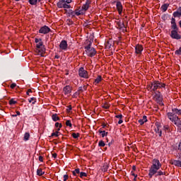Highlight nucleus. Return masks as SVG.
Segmentation results:
<instances>
[{"instance_id": "f257e3e1", "label": "nucleus", "mask_w": 181, "mask_h": 181, "mask_svg": "<svg viewBox=\"0 0 181 181\" xmlns=\"http://www.w3.org/2000/svg\"><path fill=\"white\" fill-rule=\"evenodd\" d=\"M171 33L170 35L172 39H175L176 40H180L181 39V35L179 34V27H177V24H176V19L174 18H171Z\"/></svg>"}, {"instance_id": "f03ea898", "label": "nucleus", "mask_w": 181, "mask_h": 181, "mask_svg": "<svg viewBox=\"0 0 181 181\" xmlns=\"http://www.w3.org/2000/svg\"><path fill=\"white\" fill-rule=\"evenodd\" d=\"M166 84L159 81H154L151 82L148 85V88L151 91H156L158 88H165Z\"/></svg>"}, {"instance_id": "7ed1b4c3", "label": "nucleus", "mask_w": 181, "mask_h": 181, "mask_svg": "<svg viewBox=\"0 0 181 181\" xmlns=\"http://www.w3.org/2000/svg\"><path fill=\"white\" fill-rule=\"evenodd\" d=\"M88 44L86 45L84 49H86V53L89 57H94L95 54H97V51L94 47H91V45L93 43L91 41H88Z\"/></svg>"}, {"instance_id": "20e7f679", "label": "nucleus", "mask_w": 181, "mask_h": 181, "mask_svg": "<svg viewBox=\"0 0 181 181\" xmlns=\"http://www.w3.org/2000/svg\"><path fill=\"white\" fill-rule=\"evenodd\" d=\"M162 168V164L159 161V160L154 158L152 160V165L149 168L148 171H151L152 173H155L156 170H159Z\"/></svg>"}, {"instance_id": "39448f33", "label": "nucleus", "mask_w": 181, "mask_h": 181, "mask_svg": "<svg viewBox=\"0 0 181 181\" xmlns=\"http://www.w3.org/2000/svg\"><path fill=\"white\" fill-rule=\"evenodd\" d=\"M35 52L38 55L40 54L41 57H43V54L46 53V48L43 45V41H40L37 43Z\"/></svg>"}, {"instance_id": "423d86ee", "label": "nucleus", "mask_w": 181, "mask_h": 181, "mask_svg": "<svg viewBox=\"0 0 181 181\" xmlns=\"http://www.w3.org/2000/svg\"><path fill=\"white\" fill-rule=\"evenodd\" d=\"M168 119L171 120L176 127H177L178 129H180L181 132V120L180 118L177 116H174L172 117V114H169Z\"/></svg>"}, {"instance_id": "0eeeda50", "label": "nucleus", "mask_w": 181, "mask_h": 181, "mask_svg": "<svg viewBox=\"0 0 181 181\" xmlns=\"http://www.w3.org/2000/svg\"><path fill=\"white\" fill-rule=\"evenodd\" d=\"M163 175H166V173L159 170H156L155 173L148 171V177H150V179H152L153 176H155V177H158V176H163Z\"/></svg>"}, {"instance_id": "6e6552de", "label": "nucleus", "mask_w": 181, "mask_h": 181, "mask_svg": "<svg viewBox=\"0 0 181 181\" xmlns=\"http://www.w3.org/2000/svg\"><path fill=\"white\" fill-rule=\"evenodd\" d=\"M78 76H81L82 78H88V72L84 69V67H81L78 69Z\"/></svg>"}, {"instance_id": "1a4fd4ad", "label": "nucleus", "mask_w": 181, "mask_h": 181, "mask_svg": "<svg viewBox=\"0 0 181 181\" xmlns=\"http://www.w3.org/2000/svg\"><path fill=\"white\" fill-rule=\"evenodd\" d=\"M154 98L158 104H159L160 105H163V103H162L163 98H162V95H160V91L155 93Z\"/></svg>"}, {"instance_id": "9d476101", "label": "nucleus", "mask_w": 181, "mask_h": 181, "mask_svg": "<svg viewBox=\"0 0 181 181\" xmlns=\"http://www.w3.org/2000/svg\"><path fill=\"white\" fill-rule=\"evenodd\" d=\"M57 8H64V9H70V5L66 3V0H61L57 4Z\"/></svg>"}, {"instance_id": "9b49d317", "label": "nucleus", "mask_w": 181, "mask_h": 181, "mask_svg": "<svg viewBox=\"0 0 181 181\" xmlns=\"http://www.w3.org/2000/svg\"><path fill=\"white\" fill-rule=\"evenodd\" d=\"M169 114H171L172 117H177V115H181V109L173 108L172 112H168L167 117H169Z\"/></svg>"}, {"instance_id": "f8f14e48", "label": "nucleus", "mask_w": 181, "mask_h": 181, "mask_svg": "<svg viewBox=\"0 0 181 181\" xmlns=\"http://www.w3.org/2000/svg\"><path fill=\"white\" fill-rule=\"evenodd\" d=\"M38 32L39 33H41L42 35H47L49 32H52V30L50 29V28H49V26L44 25L40 28Z\"/></svg>"}, {"instance_id": "ddd939ff", "label": "nucleus", "mask_w": 181, "mask_h": 181, "mask_svg": "<svg viewBox=\"0 0 181 181\" xmlns=\"http://www.w3.org/2000/svg\"><path fill=\"white\" fill-rule=\"evenodd\" d=\"M115 3H116V8L117 11L119 12V14L122 15V9H123L122 4L119 1H115Z\"/></svg>"}, {"instance_id": "4468645a", "label": "nucleus", "mask_w": 181, "mask_h": 181, "mask_svg": "<svg viewBox=\"0 0 181 181\" xmlns=\"http://www.w3.org/2000/svg\"><path fill=\"white\" fill-rule=\"evenodd\" d=\"M68 46L69 45H67V41L64 40L61 41L59 44V48L61 49V50H67Z\"/></svg>"}, {"instance_id": "2eb2a0df", "label": "nucleus", "mask_w": 181, "mask_h": 181, "mask_svg": "<svg viewBox=\"0 0 181 181\" xmlns=\"http://www.w3.org/2000/svg\"><path fill=\"white\" fill-rule=\"evenodd\" d=\"M180 160H174L172 161L171 165H174L175 166H177L178 168H181V153L179 155Z\"/></svg>"}, {"instance_id": "dca6fc26", "label": "nucleus", "mask_w": 181, "mask_h": 181, "mask_svg": "<svg viewBox=\"0 0 181 181\" xmlns=\"http://www.w3.org/2000/svg\"><path fill=\"white\" fill-rule=\"evenodd\" d=\"M144 51V47L141 45H136L135 47V53L136 54H141Z\"/></svg>"}, {"instance_id": "f3484780", "label": "nucleus", "mask_w": 181, "mask_h": 181, "mask_svg": "<svg viewBox=\"0 0 181 181\" xmlns=\"http://www.w3.org/2000/svg\"><path fill=\"white\" fill-rule=\"evenodd\" d=\"M173 18H180L181 17V6H180L176 11H174L173 13Z\"/></svg>"}, {"instance_id": "a211bd4d", "label": "nucleus", "mask_w": 181, "mask_h": 181, "mask_svg": "<svg viewBox=\"0 0 181 181\" xmlns=\"http://www.w3.org/2000/svg\"><path fill=\"white\" fill-rule=\"evenodd\" d=\"M91 1L90 0H86V4L82 6V11H88V8H90V4Z\"/></svg>"}, {"instance_id": "6ab92c4d", "label": "nucleus", "mask_w": 181, "mask_h": 181, "mask_svg": "<svg viewBox=\"0 0 181 181\" xmlns=\"http://www.w3.org/2000/svg\"><path fill=\"white\" fill-rule=\"evenodd\" d=\"M63 91L64 94L67 95V94H70V93H71V87H70V86H66L64 88Z\"/></svg>"}, {"instance_id": "aec40b11", "label": "nucleus", "mask_w": 181, "mask_h": 181, "mask_svg": "<svg viewBox=\"0 0 181 181\" xmlns=\"http://www.w3.org/2000/svg\"><path fill=\"white\" fill-rule=\"evenodd\" d=\"M139 124H140V125H144V124H145V122H148V119H146V116H143L142 119H140L138 120Z\"/></svg>"}, {"instance_id": "412c9836", "label": "nucleus", "mask_w": 181, "mask_h": 181, "mask_svg": "<svg viewBox=\"0 0 181 181\" xmlns=\"http://www.w3.org/2000/svg\"><path fill=\"white\" fill-rule=\"evenodd\" d=\"M168 8H169V4H164L161 6L160 9L163 12H166Z\"/></svg>"}, {"instance_id": "4be33fe9", "label": "nucleus", "mask_w": 181, "mask_h": 181, "mask_svg": "<svg viewBox=\"0 0 181 181\" xmlns=\"http://www.w3.org/2000/svg\"><path fill=\"white\" fill-rule=\"evenodd\" d=\"M52 121H54V122H57V121H60V117H59V116L57 115V114H53L52 115Z\"/></svg>"}, {"instance_id": "5701e85b", "label": "nucleus", "mask_w": 181, "mask_h": 181, "mask_svg": "<svg viewBox=\"0 0 181 181\" xmlns=\"http://www.w3.org/2000/svg\"><path fill=\"white\" fill-rule=\"evenodd\" d=\"M30 5H37V2H42V0H28Z\"/></svg>"}, {"instance_id": "b1692460", "label": "nucleus", "mask_w": 181, "mask_h": 181, "mask_svg": "<svg viewBox=\"0 0 181 181\" xmlns=\"http://www.w3.org/2000/svg\"><path fill=\"white\" fill-rule=\"evenodd\" d=\"M99 134H101V136L102 138H104L105 136H107V135H108V132H105V130H101V129H100L98 130Z\"/></svg>"}, {"instance_id": "393cba45", "label": "nucleus", "mask_w": 181, "mask_h": 181, "mask_svg": "<svg viewBox=\"0 0 181 181\" xmlns=\"http://www.w3.org/2000/svg\"><path fill=\"white\" fill-rule=\"evenodd\" d=\"M67 13L69 17L74 18V16H76L75 11L73 10H69Z\"/></svg>"}, {"instance_id": "a878e982", "label": "nucleus", "mask_w": 181, "mask_h": 181, "mask_svg": "<svg viewBox=\"0 0 181 181\" xmlns=\"http://www.w3.org/2000/svg\"><path fill=\"white\" fill-rule=\"evenodd\" d=\"M117 25L119 29H126L125 24L124 23H121V21H119L117 23Z\"/></svg>"}, {"instance_id": "bb28decb", "label": "nucleus", "mask_w": 181, "mask_h": 181, "mask_svg": "<svg viewBox=\"0 0 181 181\" xmlns=\"http://www.w3.org/2000/svg\"><path fill=\"white\" fill-rule=\"evenodd\" d=\"M155 132L156 134H158L159 136H162V130L159 129V126H158L156 129H155Z\"/></svg>"}, {"instance_id": "cd10ccee", "label": "nucleus", "mask_w": 181, "mask_h": 181, "mask_svg": "<svg viewBox=\"0 0 181 181\" xmlns=\"http://www.w3.org/2000/svg\"><path fill=\"white\" fill-rule=\"evenodd\" d=\"M37 176H43V175H45V172L42 170V168H39L37 170Z\"/></svg>"}, {"instance_id": "c85d7f7f", "label": "nucleus", "mask_w": 181, "mask_h": 181, "mask_svg": "<svg viewBox=\"0 0 181 181\" xmlns=\"http://www.w3.org/2000/svg\"><path fill=\"white\" fill-rule=\"evenodd\" d=\"M111 46H112V44L111 43V41L108 40L105 42L106 49H111Z\"/></svg>"}, {"instance_id": "c756f323", "label": "nucleus", "mask_w": 181, "mask_h": 181, "mask_svg": "<svg viewBox=\"0 0 181 181\" xmlns=\"http://www.w3.org/2000/svg\"><path fill=\"white\" fill-rule=\"evenodd\" d=\"M29 138H30V134L28 132L24 134V141H29Z\"/></svg>"}, {"instance_id": "7c9ffc66", "label": "nucleus", "mask_w": 181, "mask_h": 181, "mask_svg": "<svg viewBox=\"0 0 181 181\" xmlns=\"http://www.w3.org/2000/svg\"><path fill=\"white\" fill-rule=\"evenodd\" d=\"M28 103H32V104H36V98H30L28 99Z\"/></svg>"}, {"instance_id": "2f4dec72", "label": "nucleus", "mask_w": 181, "mask_h": 181, "mask_svg": "<svg viewBox=\"0 0 181 181\" xmlns=\"http://www.w3.org/2000/svg\"><path fill=\"white\" fill-rule=\"evenodd\" d=\"M101 80H103V78L101 77V76H98L97 78L95 79V84H98V83H100Z\"/></svg>"}, {"instance_id": "473e14b6", "label": "nucleus", "mask_w": 181, "mask_h": 181, "mask_svg": "<svg viewBox=\"0 0 181 181\" xmlns=\"http://www.w3.org/2000/svg\"><path fill=\"white\" fill-rule=\"evenodd\" d=\"M98 146H100V148H104V146H105V143L104 142V141H99Z\"/></svg>"}, {"instance_id": "72a5a7b5", "label": "nucleus", "mask_w": 181, "mask_h": 181, "mask_svg": "<svg viewBox=\"0 0 181 181\" xmlns=\"http://www.w3.org/2000/svg\"><path fill=\"white\" fill-rule=\"evenodd\" d=\"M18 102L16 100H15V99L13 98H11L10 100H9V105H15V104H16Z\"/></svg>"}, {"instance_id": "f704fd0d", "label": "nucleus", "mask_w": 181, "mask_h": 181, "mask_svg": "<svg viewBox=\"0 0 181 181\" xmlns=\"http://www.w3.org/2000/svg\"><path fill=\"white\" fill-rule=\"evenodd\" d=\"M66 23L69 26H71V25L74 24V22H73V21L71 19H67Z\"/></svg>"}, {"instance_id": "c9c22d12", "label": "nucleus", "mask_w": 181, "mask_h": 181, "mask_svg": "<svg viewBox=\"0 0 181 181\" xmlns=\"http://www.w3.org/2000/svg\"><path fill=\"white\" fill-rule=\"evenodd\" d=\"M71 135L74 139H77V138H78V136H80L79 133H72Z\"/></svg>"}, {"instance_id": "e433bc0d", "label": "nucleus", "mask_w": 181, "mask_h": 181, "mask_svg": "<svg viewBox=\"0 0 181 181\" xmlns=\"http://www.w3.org/2000/svg\"><path fill=\"white\" fill-rule=\"evenodd\" d=\"M75 15H76V16H80V15H83V11L80 10L79 11H77V10H76Z\"/></svg>"}, {"instance_id": "4c0bfd02", "label": "nucleus", "mask_w": 181, "mask_h": 181, "mask_svg": "<svg viewBox=\"0 0 181 181\" xmlns=\"http://www.w3.org/2000/svg\"><path fill=\"white\" fill-rule=\"evenodd\" d=\"M175 53V54H177V56H181V47L178 49H177Z\"/></svg>"}, {"instance_id": "58836bf2", "label": "nucleus", "mask_w": 181, "mask_h": 181, "mask_svg": "<svg viewBox=\"0 0 181 181\" xmlns=\"http://www.w3.org/2000/svg\"><path fill=\"white\" fill-rule=\"evenodd\" d=\"M59 132H53V133H52V134H51V137L55 136V138H57V136H59Z\"/></svg>"}, {"instance_id": "ea45409f", "label": "nucleus", "mask_w": 181, "mask_h": 181, "mask_svg": "<svg viewBox=\"0 0 181 181\" xmlns=\"http://www.w3.org/2000/svg\"><path fill=\"white\" fill-rule=\"evenodd\" d=\"M170 129V127H169V126H168V125H165L163 127V131H165V132H169Z\"/></svg>"}, {"instance_id": "a19ab883", "label": "nucleus", "mask_w": 181, "mask_h": 181, "mask_svg": "<svg viewBox=\"0 0 181 181\" xmlns=\"http://www.w3.org/2000/svg\"><path fill=\"white\" fill-rule=\"evenodd\" d=\"M80 177L83 178V177H87V173H84V172H81L80 173Z\"/></svg>"}, {"instance_id": "79ce46f5", "label": "nucleus", "mask_w": 181, "mask_h": 181, "mask_svg": "<svg viewBox=\"0 0 181 181\" xmlns=\"http://www.w3.org/2000/svg\"><path fill=\"white\" fill-rule=\"evenodd\" d=\"M66 127H70V128H71L72 127L71 122L70 120H66Z\"/></svg>"}, {"instance_id": "37998d69", "label": "nucleus", "mask_w": 181, "mask_h": 181, "mask_svg": "<svg viewBox=\"0 0 181 181\" xmlns=\"http://www.w3.org/2000/svg\"><path fill=\"white\" fill-rule=\"evenodd\" d=\"M103 108H104L105 110H108V108H110V105L105 103V105H103Z\"/></svg>"}, {"instance_id": "c03bdc74", "label": "nucleus", "mask_w": 181, "mask_h": 181, "mask_svg": "<svg viewBox=\"0 0 181 181\" xmlns=\"http://www.w3.org/2000/svg\"><path fill=\"white\" fill-rule=\"evenodd\" d=\"M42 41V38H40V39H38V38H35V43H40V42H41Z\"/></svg>"}, {"instance_id": "a18cd8bd", "label": "nucleus", "mask_w": 181, "mask_h": 181, "mask_svg": "<svg viewBox=\"0 0 181 181\" xmlns=\"http://www.w3.org/2000/svg\"><path fill=\"white\" fill-rule=\"evenodd\" d=\"M78 93H83L84 90H83V86H80L78 89Z\"/></svg>"}, {"instance_id": "49530a36", "label": "nucleus", "mask_w": 181, "mask_h": 181, "mask_svg": "<svg viewBox=\"0 0 181 181\" xmlns=\"http://www.w3.org/2000/svg\"><path fill=\"white\" fill-rule=\"evenodd\" d=\"M132 176H134V180H136V177H137L138 175H135V173H134L133 171H132Z\"/></svg>"}, {"instance_id": "de8ad7c7", "label": "nucleus", "mask_w": 181, "mask_h": 181, "mask_svg": "<svg viewBox=\"0 0 181 181\" xmlns=\"http://www.w3.org/2000/svg\"><path fill=\"white\" fill-rule=\"evenodd\" d=\"M72 110L71 105H69L68 108L66 109L67 112H70V111Z\"/></svg>"}, {"instance_id": "09e8293b", "label": "nucleus", "mask_w": 181, "mask_h": 181, "mask_svg": "<svg viewBox=\"0 0 181 181\" xmlns=\"http://www.w3.org/2000/svg\"><path fill=\"white\" fill-rule=\"evenodd\" d=\"M11 88L13 89L15 87H16V83H11L10 86Z\"/></svg>"}, {"instance_id": "8fccbe9b", "label": "nucleus", "mask_w": 181, "mask_h": 181, "mask_svg": "<svg viewBox=\"0 0 181 181\" xmlns=\"http://www.w3.org/2000/svg\"><path fill=\"white\" fill-rule=\"evenodd\" d=\"M67 179H69V175H64V181H67Z\"/></svg>"}, {"instance_id": "3c124183", "label": "nucleus", "mask_w": 181, "mask_h": 181, "mask_svg": "<svg viewBox=\"0 0 181 181\" xmlns=\"http://www.w3.org/2000/svg\"><path fill=\"white\" fill-rule=\"evenodd\" d=\"M74 171L76 173L77 175L80 174V168H76L74 170Z\"/></svg>"}, {"instance_id": "603ef678", "label": "nucleus", "mask_w": 181, "mask_h": 181, "mask_svg": "<svg viewBox=\"0 0 181 181\" xmlns=\"http://www.w3.org/2000/svg\"><path fill=\"white\" fill-rule=\"evenodd\" d=\"M122 115H117L115 116L116 118H119V119H122Z\"/></svg>"}, {"instance_id": "864d4df0", "label": "nucleus", "mask_w": 181, "mask_h": 181, "mask_svg": "<svg viewBox=\"0 0 181 181\" xmlns=\"http://www.w3.org/2000/svg\"><path fill=\"white\" fill-rule=\"evenodd\" d=\"M178 151H180L181 152V139H180V141L178 144Z\"/></svg>"}, {"instance_id": "5fc2aeb1", "label": "nucleus", "mask_w": 181, "mask_h": 181, "mask_svg": "<svg viewBox=\"0 0 181 181\" xmlns=\"http://www.w3.org/2000/svg\"><path fill=\"white\" fill-rule=\"evenodd\" d=\"M38 159H39L40 162H43V156H40L38 157Z\"/></svg>"}, {"instance_id": "6e6d98bb", "label": "nucleus", "mask_w": 181, "mask_h": 181, "mask_svg": "<svg viewBox=\"0 0 181 181\" xmlns=\"http://www.w3.org/2000/svg\"><path fill=\"white\" fill-rule=\"evenodd\" d=\"M32 93V89H28V90H27V93H26V94H27V95H30L29 93Z\"/></svg>"}, {"instance_id": "4d7b16f0", "label": "nucleus", "mask_w": 181, "mask_h": 181, "mask_svg": "<svg viewBox=\"0 0 181 181\" xmlns=\"http://www.w3.org/2000/svg\"><path fill=\"white\" fill-rule=\"evenodd\" d=\"M52 158H54V159H56V158H57V153H53V154H52Z\"/></svg>"}, {"instance_id": "13d9d810", "label": "nucleus", "mask_w": 181, "mask_h": 181, "mask_svg": "<svg viewBox=\"0 0 181 181\" xmlns=\"http://www.w3.org/2000/svg\"><path fill=\"white\" fill-rule=\"evenodd\" d=\"M162 19H163L164 21H166V14H164L163 16H162Z\"/></svg>"}, {"instance_id": "bf43d9fd", "label": "nucleus", "mask_w": 181, "mask_h": 181, "mask_svg": "<svg viewBox=\"0 0 181 181\" xmlns=\"http://www.w3.org/2000/svg\"><path fill=\"white\" fill-rule=\"evenodd\" d=\"M66 4H71V0H66L65 1Z\"/></svg>"}, {"instance_id": "052dcab7", "label": "nucleus", "mask_w": 181, "mask_h": 181, "mask_svg": "<svg viewBox=\"0 0 181 181\" xmlns=\"http://www.w3.org/2000/svg\"><path fill=\"white\" fill-rule=\"evenodd\" d=\"M122 122H124L121 119H119V120L118 121V124H122Z\"/></svg>"}, {"instance_id": "680f3d73", "label": "nucleus", "mask_w": 181, "mask_h": 181, "mask_svg": "<svg viewBox=\"0 0 181 181\" xmlns=\"http://www.w3.org/2000/svg\"><path fill=\"white\" fill-rule=\"evenodd\" d=\"M59 122H56V123H55V127H56V128H59Z\"/></svg>"}, {"instance_id": "e2e57ef3", "label": "nucleus", "mask_w": 181, "mask_h": 181, "mask_svg": "<svg viewBox=\"0 0 181 181\" xmlns=\"http://www.w3.org/2000/svg\"><path fill=\"white\" fill-rule=\"evenodd\" d=\"M54 59H60V56L57 54L55 55Z\"/></svg>"}, {"instance_id": "0e129e2a", "label": "nucleus", "mask_w": 181, "mask_h": 181, "mask_svg": "<svg viewBox=\"0 0 181 181\" xmlns=\"http://www.w3.org/2000/svg\"><path fill=\"white\" fill-rule=\"evenodd\" d=\"M72 173L74 176H77V173H76L75 170L72 171Z\"/></svg>"}, {"instance_id": "69168bd1", "label": "nucleus", "mask_w": 181, "mask_h": 181, "mask_svg": "<svg viewBox=\"0 0 181 181\" xmlns=\"http://www.w3.org/2000/svg\"><path fill=\"white\" fill-rule=\"evenodd\" d=\"M82 88H83V91H84V90H87V86H83L82 87Z\"/></svg>"}, {"instance_id": "338daca9", "label": "nucleus", "mask_w": 181, "mask_h": 181, "mask_svg": "<svg viewBox=\"0 0 181 181\" xmlns=\"http://www.w3.org/2000/svg\"><path fill=\"white\" fill-rule=\"evenodd\" d=\"M16 115H21V112L17 111V112H16Z\"/></svg>"}, {"instance_id": "774afa93", "label": "nucleus", "mask_w": 181, "mask_h": 181, "mask_svg": "<svg viewBox=\"0 0 181 181\" xmlns=\"http://www.w3.org/2000/svg\"><path fill=\"white\" fill-rule=\"evenodd\" d=\"M132 169L133 170H135V169H136V167L135 165H133Z\"/></svg>"}]
</instances>
